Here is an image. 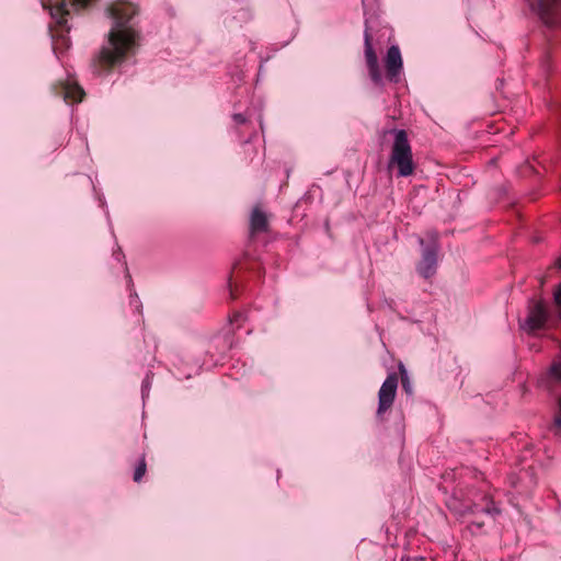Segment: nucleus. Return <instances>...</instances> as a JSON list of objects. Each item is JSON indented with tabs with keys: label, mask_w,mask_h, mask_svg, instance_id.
Segmentation results:
<instances>
[{
	"label": "nucleus",
	"mask_w": 561,
	"mask_h": 561,
	"mask_svg": "<svg viewBox=\"0 0 561 561\" xmlns=\"http://www.w3.org/2000/svg\"><path fill=\"white\" fill-rule=\"evenodd\" d=\"M398 380V375L392 373L387 376L381 385L378 392V409L376 412L378 419H382L383 414L391 409L397 394Z\"/></svg>",
	"instance_id": "nucleus-5"
},
{
	"label": "nucleus",
	"mask_w": 561,
	"mask_h": 561,
	"mask_svg": "<svg viewBox=\"0 0 561 561\" xmlns=\"http://www.w3.org/2000/svg\"><path fill=\"white\" fill-rule=\"evenodd\" d=\"M483 500L485 501V505L481 508V512L485 513L486 515H490L492 517L500 514V510L494 505L492 500L489 496H484Z\"/></svg>",
	"instance_id": "nucleus-13"
},
{
	"label": "nucleus",
	"mask_w": 561,
	"mask_h": 561,
	"mask_svg": "<svg viewBox=\"0 0 561 561\" xmlns=\"http://www.w3.org/2000/svg\"><path fill=\"white\" fill-rule=\"evenodd\" d=\"M241 317H242V314H241V313H236V314H234V317H233V319H232L231 321H236V322H237V321H239V319H240Z\"/></svg>",
	"instance_id": "nucleus-20"
},
{
	"label": "nucleus",
	"mask_w": 561,
	"mask_h": 561,
	"mask_svg": "<svg viewBox=\"0 0 561 561\" xmlns=\"http://www.w3.org/2000/svg\"><path fill=\"white\" fill-rule=\"evenodd\" d=\"M529 7L548 28L561 27V0H528Z\"/></svg>",
	"instance_id": "nucleus-4"
},
{
	"label": "nucleus",
	"mask_w": 561,
	"mask_h": 561,
	"mask_svg": "<svg viewBox=\"0 0 561 561\" xmlns=\"http://www.w3.org/2000/svg\"><path fill=\"white\" fill-rule=\"evenodd\" d=\"M394 140L389 159V168L397 167L398 176L407 178L414 172L412 149L404 129H393Z\"/></svg>",
	"instance_id": "nucleus-2"
},
{
	"label": "nucleus",
	"mask_w": 561,
	"mask_h": 561,
	"mask_svg": "<svg viewBox=\"0 0 561 561\" xmlns=\"http://www.w3.org/2000/svg\"><path fill=\"white\" fill-rule=\"evenodd\" d=\"M548 320V310L543 301H531L528 307V314L523 324V328L529 332L534 333L538 330L545 328L546 322Z\"/></svg>",
	"instance_id": "nucleus-6"
},
{
	"label": "nucleus",
	"mask_w": 561,
	"mask_h": 561,
	"mask_svg": "<svg viewBox=\"0 0 561 561\" xmlns=\"http://www.w3.org/2000/svg\"><path fill=\"white\" fill-rule=\"evenodd\" d=\"M114 25L107 34V44L104 45L93 59L95 71H111L122 64L136 46L138 34L127 23L138 13L136 4L118 0L107 8Z\"/></svg>",
	"instance_id": "nucleus-1"
},
{
	"label": "nucleus",
	"mask_w": 561,
	"mask_h": 561,
	"mask_svg": "<svg viewBox=\"0 0 561 561\" xmlns=\"http://www.w3.org/2000/svg\"><path fill=\"white\" fill-rule=\"evenodd\" d=\"M270 228L268 217L261 209L260 206H255L252 209L250 217V238L253 239L255 236L267 232Z\"/></svg>",
	"instance_id": "nucleus-10"
},
{
	"label": "nucleus",
	"mask_w": 561,
	"mask_h": 561,
	"mask_svg": "<svg viewBox=\"0 0 561 561\" xmlns=\"http://www.w3.org/2000/svg\"><path fill=\"white\" fill-rule=\"evenodd\" d=\"M401 561H427L424 557H407L402 558Z\"/></svg>",
	"instance_id": "nucleus-18"
},
{
	"label": "nucleus",
	"mask_w": 561,
	"mask_h": 561,
	"mask_svg": "<svg viewBox=\"0 0 561 561\" xmlns=\"http://www.w3.org/2000/svg\"><path fill=\"white\" fill-rule=\"evenodd\" d=\"M554 426L557 430H561V408L559 410L558 415L554 419Z\"/></svg>",
	"instance_id": "nucleus-17"
},
{
	"label": "nucleus",
	"mask_w": 561,
	"mask_h": 561,
	"mask_svg": "<svg viewBox=\"0 0 561 561\" xmlns=\"http://www.w3.org/2000/svg\"><path fill=\"white\" fill-rule=\"evenodd\" d=\"M399 373H400V377H401L402 389L407 393H412V385H411L410 378L408 376V371L402 363L399 364Z\"/></svg>",
	"instance_id": "nucleus-12"
},
{
	"label": "nucleus",
	"mask_w": 561,
	"mask_h": 561,
	"mask_svg": "<svg viewBox=\"0 0 561 561\" xmlns=\"http://www.w3.org/2000/svg\"><path fill=\"white\" fill-rule=\"evenodd\" d=\"M556 264L561 270V256L557 260Z\"/></svg>",
	"instance_id": "nucleus-21"
},
{
	"label": "nucleus",
	"mask_w": 561,
	"mask_h": 561,
	"mask_svg": "<svg viewBox=\"0 0 561 561\" xmlns=\"http://www.w3.org/2000/svg\"><path fill=\"white\" fill-rule=\"evenodd\" d=\"M548 378L553 382H561V363H553L551 365Z\"/></svg>",
	"instance_id": "nucleus-14"
},
{
	"label": "nucleus",
	"mask_w": 561,
	"mask_h": 561,
	"mask_svg": "<svg viewBox=\"0 0 561 561\" xmlns=\"http://www.w3.org/2000/svg\"><path fill=\"white\" fill-rule=\"evenodd\" d=\"M60 93L67 102H81L84 96L83 89L77 83L67 82L61 85Z\"/></svg>",
	"instance_id": "nucleus-11"
},
{
	"label": "nucleus",
	"mask_w": 561,
	"mask_h": 561,
	"mask_svg": "<svg viewBox=\"0 0 561 561\" xmlns=\"http://www.w3.org/2000/svg\"><path fill=\"white\" fill-rule=\"evenodd\" d=\"M554 304L560 308V317H561V284L554 290Z\"/></svg>",
	"instance_id": "nucleus-16"
},
{
	"label": "nucleus",
	"mask_w": 561,
	"mask_h": 561,
	"mask_svg": "<svg viewBox=\"0 0 561 561\" xmlns=\"http://www.w3.org/2000/svg\"><path fill=\"white\" fill-rule=\"evenodd\" d=\"M559 408H561V398H560V401H559Z\"/></svg>",
	"instance_id": "nucleus-24"
},
{
	"label": "nucleus",
	"mask_w": 561,
	"mask_h": 561,
	"mask_svg": "<svg viewBox=\"0 0 561 561\" xmlns=\"http://www.w3.org/2000/svg\"><path fill=\"white\" fill-rule=\"evenodd\" d=\"M540 282H541V285H543V284H545V282H546V278H545V277H542Z\"/></svg>",
	"instance_id": "nucleus-23"
},
{
	"label": "nucleus",
	"mask_w": 561,
	"mask_h": 561,
	"mask_svg": "<svg viewBox=\"0 0 561 561\" xmlns=\"http://www.w3.org/2000/svg\"><path fill=\"white\" fill-rule=\"evenodd\" d=\"M476 524H477L478 527H482L483 526L482 522H477Z\"/></svg>",
	"instance_id": "nucleus-22"
},
{
	"label": "nucleus",
	"mask_w": 561,
	"mask_h": 561,
	"mask_svg": "<svg viewBox=\"0 0 561 561\" xmlns=\"http://www.w3.org/2000/svg\"><path fill=\"white\" fill-rule=\"evenodd\" d=\"M386 77L390 81H398V77L402 69V57L398 46L389 47L386 57Z\"/></svg>",
	"instance_id": "nucleus-9"
},
{
	"label": "nucleus",
	"mask_w": 561,
	"mask_h": 561,
	"mask_svg": "<svg viewBox=\"0 0 561 561\" xmlns=\"http://www.w3.org/2000/svg\"><path fill=\"white\" fill-rule=\"evenodd\" d=\"M146 469H147V465H146L145 458H142L140 460L138 467L136 468L135 473H134V481L135 482H139L141 480V478L146 473Z\"/></svg>",
	"instance_id": "nucleus-15"
},
{
	"label": "nucleus",
	"mask_w": 561,
	"mask_h": 561,
	"mask_svg": "<svg viewBox=\"0 0 561 561\" xmlns=\"http://www.w3.org/2000/svg\"><path fill=\"white\" fill-rule=\"evenodd\" d=\"M234 118H236V121H237V122H239V123H243V122H244V118H243V116H242L241 114H237V115L234 116Z\"/></svg>",
	"instance_id": "nucleus-19"
},
{
	"label": "nucleus",
	"mask_w": 561,
	"mask_h": 561,
	"mask_svg": "<svg viewBox=\"0 0 561 561\" xmlns=\"http://www.w3.org/2000/svg\"><path fill=\"white\" fill-rule=\"evenodd\" d=\"M438 245L433 239L422 252V259L417 264V272L424 278H430L436 273Z\"/></svg>",
	"instance_id": "nucleus-7"
},
{
	"label": "nucleus",
	"mask_w": 561,
	"mask_h": 561,
	"mask_svg": "<svg viewBox=\"0 0 561 561\" xmlns=\"http://www.w3.org/2000/svg\"><path fill=\"white\" fill-rule=\"evenodd\" d=\"M94 0H42L44 9H48L51 18L56 22L58 35L64 38V34L70 31L67 24V16L70 14L68 4L76 11L88 8Z\"/></svg>",
	"instance_id": "nucleus-3"
},
{
	"label": "nucleus",
	"mask_w": 561,
	"mask_h": 561,
	"mask_svg": "<svg viewBox=\"0 0 561 561\" xmlns=\"http://www.w3.org/2000/svg\"><path fill=\"white\" fill-rule=\"evenodd\" d=\"M365 59L368 69L369 77L375 85H382L383 79L382 73L378 64V57L373 48L371 35L366 28L365 31Z\"/></svg>",
	"instance_id": "nucleus-8"
}]
</instances>
